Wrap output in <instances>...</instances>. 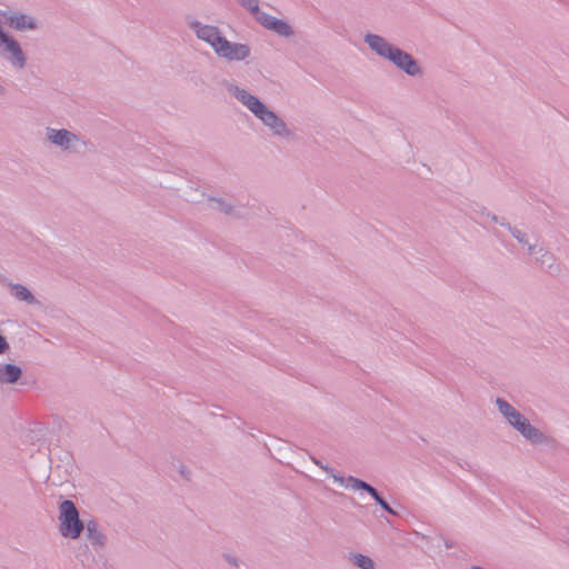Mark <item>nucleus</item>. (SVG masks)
Listing matches in <instances>:
<instances>
[{"label": "nucleus", "instance_id": "obj_1", "mask_svg": "<svg viewBox=\"0 0 569 569\" xmlns=\"http://www.w3.org/2000/svg\"><path fill=\"white\" fill-rule=\"evenodd\" d=\"M228 92L234 97L242 106H244L264 127H267L272 136L281 139H291L293 132L287 126L284 120L274 111L269 109L258 97L251 94L246 89L236 84H229Z\"/></svg>", "mask_w": 569, "mask_h": 569}, {"label": "nucleus", "instance_id": "obj_2", "mask_svg": "<svg viewBox=\"0 0 569 569\" xmlns=\"http://www.w3.org/2000/svg\"><path fill=\"white\" fill-rule=\"evenodd\" d=\"M363 41L380 58H383L395 64L399 70L410 77L422 74V69L415 58L402 49L391 44L387 39L377 33L368 32Z\"/></svg>", "mask_w": 569, "mask_h": 569}, {"label": "nucleus", "instance_id": "obj_3", "mask_svg": "<svg viewBox=\"0 0 569 569\" xmlns=\"http://www.w3.org/2000/svg\"><path fill=\"white\" fill-rule=\"evenodd\" d=\"M59 532L66 539L76 540L84 530L86 521L80 518L79 510L72 500L59 503Z\"/></svg>", "mask_w": 569, "mask_h": 569}, {"label": "nucleus", "instance_id": "obj_4", "mask_svg": "<svg viewBox=\"0 0 569 569\" xmlns=\"http://www.w3.org/2000/svg\"><path fill=\"white\" fill-rule=\"evenodd\" d=\"M0 58L12 69L22 70L27 66V54L20 42L0 26Z\"/></svg>", "mask_w": 569, "mask_h": 569}, {"label": "nucleus", "instance_id": "obj_5", "mask_svg": "<svg viewBox=\"0 0 569 569\" xmlns=\"http://www.w3.org/2000/svg\"><path fill=\"white\" fill-rule=\"evenodd\" d=\"M213 52L218 58L229 63L246 62L251 56V48L244 42L229 41L223 36Z\"/></svg>", "mask_w": 569, "mask_h": 569}, {"label": "nucleus", "instance_id": "obj_6", "mask_svg": "<svg viewBox=\"0 0 569 569\" xmlns=\"http://www.w3.org/2000/svg\"><path fill=\"white\" fill-rule=\"evenodd\" d=\"M47 140L66 152H77L84 144L82 138L67 129H56L48 127L46 129Z\"/></svg>", "mask_w": 569, "mask_h": 569}, {"label": "nucleus", "instance_id": "obj_7", "mask_svg": "<svg viewBox=\"0 0 569 569\" xmlns=\"http://www.w3.org/2000/svg\"><path fill=\"white\" fill-rule=\"evenodd\" d=\"M0 18L4 23L19 32L34 31L39 28V21L31 14L17 10H0Z\"/></svg>", "mask_w": 569, "mask_h": 569}, {"label": "nucleus", "instance_id": "obj_8", "mask_svg": "<svg viewBox=\"0 0 569 569\" xmlns=\"http://www.w3.org/2000/svg\"><path fill=\"white\" fill-rule=\"evenodd\" d=\"M188 27L194 32L196 37L207 43L212 51L216 50L223 34L219 27L213 24H206L199 20H189Z\"/></svg>", "mask_w": 569, "mask_h": 569}, {"label": "nucleus", "instance_id": "obj_9", "mask_svg": "<svg viewBox=\"0 0 569 569\" xmlns=\"http://www.w3.org/2000/svg\"><path fill=\"white\" fill-rule=\"evenodd\" d=\"M263 28L268 29V30H271L273 32H276L277 34L279 36H282V37H290L293 34V30L291 28V26L282 20V19H278L273 16H270L268 13L266 14H262L260 17V22H259Z\"/></svg>", "mask_w": 569, "mask_h": 569}, {"label": "nucleus", "instance_id": "obj_10", "mask_svg": "<svg viewBox=\"0 0 569 569\" xmlns=\"http://www.w3.org/2000/svg\"><path fill=\"white\" fill-rule=\"evenodd\" d=\"M86 537L93 548H102L106 545V536L102 532L96 519L90 518L86 521Z\"/></svg>", "mask_w": 569, "mask_h": 569}, {"label": "nucleus", "instance_id": "obj_11", "mask_svg": "<svg viewBox=\"0 0 569 569\" xmlns=\"http://www.w3.org/2000/svg\"><path fill=\"white\" fill-rule=\"evenodd\" d=\"M496 406L498 411L503 416V418L511 425L513 428L521 422L526 417L518 411L515 407H512L507 400L502 398L496 399Z\"/></svg>", "mask_w": 569, "mask_h": 569}, {"label": "nucleus", "instance_id": "obj_12", "mask_svg": "<svg viewBox=\"0 0 569 569\" xmlns=\"http://www.w3.org/2000/svg\"><path fill=\"white\" fill-rule=\"evenodd\" d=\"M515 429L531 443H541L545 440L543 433L532 426L527 418L522 419Z\"/></svg>", "mask_w": 569, "mask_h": 569}, {"label": "nucleus", "instance_id": "obj_13", "mask_svg": "<svg viewBox=\"0 0 569 569\" xmlns=\"http://www.w3.org/2000/svg\"><path fill=\"white\" fill-rule=\"evenodd\" d=\"M488 218H490L492 221L495 222H498L500 223L501 226H505L507 227V229L510 231V233L512 234V237L515 239H517V241L523 246L527 247V250H528V253L529 254H535L536 253V246L535 244H531L529 241H528V237L526 234V232L519 230L518 228H515V227H511L510 223H505L503 221H500L498 219L497 216H489L488 214Z\"/></svg>", "mask_w": 569, "mask_h": 569}, {"label": "nucleus", "instance_id": "obj_14", "mask_svg": "<svg viewBox=\"0 0 569 569\" xmlns=\"http://www.w3.org/2000/svg\"><path fill=\"white\" fill-rule=\"evenodd\" d=\"M22 375L21 368L17 365L6 363L0 366V382L13 383L17 382Z\"/></svg>", "mask_w": 569, "mask_h": 569}, {"label": "nucleus", "instance_id": "obj_15", "mask_svg": "<svg viewBox=\"0 0 569 569\" xmlns=\"http://www.w3.org/2000/svg\"><path fill=\"white\" fill-rule=\"evenodd\" d=\"M323 471H326L330 477H332L335 482L339 483L341 487H345L347 489L361 490V488H359L357 485L358 482H365L363 480L352 476L345 478L336 473L331 467H323Z\"/></svg>", "mask_w": 569, "mask_h": 569}, {"label": "nucleus", "instance_id": "obj_16", "mask_svg": "<svg viewBox=\"0 0 569 569\" xmlns=\"http://www.w3.org/2000/svg\"><path fill=\"white\" fill-rule=\"evenodd\" d=\"M361 490L366 491L371 496V498L388 513L397 516V511L393 510L390 505L381 497L378 490L369 485L368 482H358L357 485Z\"/></svg>", "mask_w": 569, "mask_h": 569}, {"label": "nucleus", "instance_id": "obj_17", "mask_svg": "<svg viewBox=\"0 0 569 569\" xmlns=\"http://www.w3.org/2000/svg\"><path fill=\"white\" fill-rule=\"evenodd\" d=\"M9 288L11 295L19 301H24L28 305H33L37 302L34 296L26 286L20 283H9Z\"/></svg>", "mask_w": 569, "mask_h": 569}, {"label": "nucleus", "instance_id": "obj_18", "mask_svg": "<svg viewBox=\"0 0 569 569\" xmlns=\"http://www.w3.org/2000/svg\"><path fill=\"white\" fill-rule=\"evenodd\" d=\"M349 560L359 569H377L375 561L360 552H350Z\"/></svg>", "mask_w": 569, "mask_h": 569}, {"label": "nucleus", "instance_id": "obj_19", "mask_svg": "<svg viewBox=\"0 0 569 569\" xmlns=\"http://www.w3.org/2000/svg\"><path fill=\"white\" fill-rule=\"evenodd\" d=\"M536 257V262L539 263L543 268L551 269L553 264V256L545 250L543 248H537L536 247V253L533 254Z\"/></svg>", "mask_w": 569, "mask_h": 569}, {"label": "nucleus", "instance_id": "obj_20", "mask_svg": "<svg viewBox=\"0 0 569 569\" xmlns=\"http://www.w3.org/2000/svg\"><path fill=\"white\" fill-rule=\"evenodd\" d=\"M239 3L246 9L248 10L252 16L253 18L260 22V17L262 14H266L267 12L260 10L259 8V1L258 0H238Z\"/></svg>", "mask_w": 569, "mask_h": 569}, {"label": "nucleus", "instance_id": "obj_21", "mask_svg": "<svg viewBox=\"0 0 569 569\" xmlns=\"http://www.w3.org/2000/svg\"><path fill=\"white\" fill-rule=\"evenodd\" d=\"M211 203H212V207L222 211V212H226V213H229L231 211V206L230 204H227L223 200L221 199H212L211 200Z\"/></svg>", "mask_w": 569, "mask_h": 569}, {"label": "nucleus", "instance_id": "obj_22", "mask_svg": "<svg viewBox=\"0 0 569 569\" xmlns=\"http://www.w3.org/2000/svg\"><path fill=\"white\" fill-rule=\"evenodd\" d=\"M223 557L230 566L236 567V568L239 567L240 560L237 557H234L230 553H226Z\"/></svg>", "mask_w": 569, "mask_h": 569}, {"label": "nucleus", "instance_id": "obj_23", "mask_svg": "<svg viewBox=\"0 0 569 569\" xmlns=\"http://www.w3.org/2000/svg\"><path fill=\"white\" fill-rule=\"evenodd\" d=\"M9 349V343L6 338L0 335V355L4 353Z\"/></svg>", "mask_w": 569, "mask_h": 569}, {"label": "nucleus", "instance_id": "obj_24", "mask_svg": "<svg viewBox=\"0 0 569 569\" xmlns=\"http://www.w3.org/2000/svg\"><path fill=\"white\" fill-rule=\"evenodd\" d=\"M312 462L318 466L319 468H321L323 470V467H328L327 465H323L322 461L316 459V458H311Z\"/></svg>", "mask_w": 569, "mask_h": 569}, {"label": "nucleus", "instance_id": "obj_25", "mask_svg": "<svg viewBox=\"0 0 569 569\" xmlns=\"http://www.w3.org/2000/svg\"><path fill=\"white\" fill-rule=\"evenodd\" d=\"M472 569H483V568L478 567V566H473Z\"/></svg>", "mask_w": 569, "mask_h": 569}, {"label": "nucleus", "instance_id": "obj_26", "mask_svg": "<svg viewBox=\"0 0 569 569\" xmlns=\"http://www.w3.org/2000/svg\"><path fill=\"white\" fill-rule=\"evenodd\" d=\"M4 91L3 87L0 86V93H2Z\"/></svg>", "mask_w": 569, "mask_h": 569}]
</instances>
